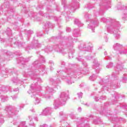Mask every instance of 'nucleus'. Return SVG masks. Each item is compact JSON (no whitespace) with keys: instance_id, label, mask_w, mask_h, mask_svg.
I'll return each mask as SVG.
<instances>
[{"instance_id":"obj_13","label":"nucleus","mask_w":127,"mask_h":127,"mask_svg":"<svg viewBox=\"0 0 127 127\" xmlns=\"http://www.w3.org/2000/svg\"><path fill=\"white\" fill-rule=\"evenodd\" d=\"M84 17L86 19V21H90L89 23L88 24L87 28L91 29L92 32H94L95 30V28L96 26H99V21L97 19V18L94 19H90V16L87 13H85Z\"/></svg>"},{"instance_id":"obj_27","label":"nucleus","mask_w":127,"mask_h":127,"mask_svg":"<svg viewBox=\"0 0 127 127\" xmlns=\"http://www.w3.org/2000/svg\"><path fill=\"white\" fill-rule=\"evenodd\" d=\"M76 59L79 62H82V65L84 67V68H87V67H88V64L85 62L82 56H79L78 58H76Z\"/></svg>"},{"instance_id":"obj_47","label":"nucleus","mask_w":127,"mask_h":127,"mask_svg":"<svg viewBox=\"0 0 127 127\" xmlns=\"http://www.w3.org/2000/svg\"><path fill=\"white\" fill-rule=\"evenodd\" d=\"M11 97L13 101H15V100H16V99H17V95H14L13 96H11Z\"/></svg>"},{"instance_id":"obj_32","label":"nucleus","mask_w":127,"mask_h":127,"mask_svg":"<svg viewBox=\"0 0 127 127\" xmlns=\"http://www.w3.org/2000/svg\"><path fill=\"white\" fill-rule=\"evenodd\" d=\"M26 35L27 36L28 40H29V36L33 34V31L24 30Z\"/></svg>"},{"instance_id":"obj_4","label":"nucleus","mask_w":127,"mask_h":127,"mask_svg":"<svg viewBox=\"0 0 127 127\" xmlns=\"http://www.w3.org/2000/svg\"><path fill=\"white\" fill-rule=\"evenodd\" d=\"M114 72L112 73V77H114V80L110 82V76H106L105 78L101 80L99 82V85L102 86L101 91H109V89H118L120 88L121 84L119 83L118 81V75L120 74V71L124 70V65L122 62L118 60L116 66L114 67Z\"/></svg>"},{"instance_id":"obj_48","label":"nucleus","mask_w":127,"mask_h":127,"mask_svg":"<svg viewBox=\"0 0 127 127\" xmlns=\"http://www.w3.org/2000/svg\"><path fill=\"white\" fill-rule=\"evenodd\" d=\"M124 76L123 77V81H126L127 80V74H124Z\"/></svg>"},{"instance_id":"obj_36","label":"nucleus","mask_w":127,"mask_h":127,"mask_svg":"<svg viewBox=\"0 0 127 127\" xmlns=\"http://www.w3.org/2000/svg\"><path fill=\"white\" fill-rule=\"evenodd\" d=\"M104 55L106 56L105 57L106 60H110V61L112 60V58L108 56V53L107 52V51L104 52Z\"/></svg>"},{"instance_id":"obj_30","label":"nucleus","mask_w":127,"mask_h":127,"mask_svg":"<svg viewBox=\"0 0 127 127\" xmlns=\"http://www.w3.org/2000/svg\"><path fill=\"white\" fill-rule=\"evenodd\" d=\"M74 24L77 25L78 27H82L84 24L81 22V21L79 19H75L74 20Z\"/></svg>"},{"instance_id":"obj_51","label":"nucleus","mask_w":127,"mask_h":127,"mask_svg":"<svg viewBox=\"0 0 127 127\" xmlns=\"http://www.w3.org/2000/svg\"><path fill=\"white\" fill-rule=\"evenodd\" d=\"M61 64L62 67H64V66H65V65L66 64V63H65L64 61H62L61 62Z\"/></svg>"},{"instance_id":"obj_60","label":"nucleus","mask_w":127,"mask_h":127,"mask_svg":"<svg viewBox=\"0 0 127 127\" xmlns=\"http://www.w3.org/2000/svg\"><path fill=\"white\" fill-rule=\"evenodd\" d=\"M17 91H18V88L13 89V92H17Z\"/></svg>"},{"instance_id":"obj_14","label":"nucleus","mask_w":127,"mask_h":127,"mask_svg":"<svg viewBox=\"0 0 127 127\" xmlns=\"http://www.w3.org/2000/svg\"><path fill=\"white\" fill-rule=\"evenodd\" d=\"M11 74L13 76H17V71L15 70V68L8 69L5 68L4 66H1V63L0 62V75L1 77H5L6 75Z\"/></svg>"},{"instance_id":"obj_3","label":"nucleus","mask_w":127,"mask_h":127,"mask_svg":"<svg viewBox=\"0 0 127 127\" xmlns=\"http://www.w3.org/2000/svg\"><path fill=\"white\" fill-rule=\"evenodd\" d=\"M59 37H53L51 39V41H57L58 39H61L62 40H66L68 42L66 44H64V42H60L58 45H56L54 46H46L45 49H42L41 52L43 53H49L53 51V49L58 52V53H61L63 55H65L68 53V57L70 59L73 58V54L75 53V50L73 49V45H74V42H77L78 39L73 38L71 36L62 37L61 35L59 34Z\"/></svg>"},{"instance_id":"obj_24","label":"nucleus","mask_w":127,"mask_h":127,"mask_svg":"<svg viewBox=\"0 0 127 127\" xmlns=\"http://www.w3.org/2000/svg\"><path fill=\"white\" fill-rule=\"evenodd\" d=\"M52 114V109L50 107H47L43 110L42 116H50Z\"/></svg>"},{"instance_id":"obj_64","label":"nucleus","mask_w":127,"mask_h":127,"mask_svg":"<svg viewBox=\"0 0 127 127\" xmlns=\"http://www.w3.org/2000/svg\"><path fill=\"white\" fill-rule=\"evenodd\" d=\"M50 127H55L54 126V125H53L50 126Z\"/></svg>"},{"instance_id":"obj_45","label":"nucleus","mask_w":127,"mask_h":127,"mask_svg":"<svg viewBox=\"0 0 127 127\" xmlns=\"http://www.w3.org/2000/svg\"><path fill=\"white\" fill-rule=\"evenodd\" d=\"M112 67H113V63L110 62L106 66V68H112Z\"/></svg>"},{"instance_id":"obj_37","label":"nucleus","mask_w":127,"mask_h":127,"mask_svg":"<svg viewBox=\"0 0 127 127\" xmlns=\"http://www.w3.org/2000/svg\"><path fill=\"white\" fill-rule=\"evenodd\" d=\"M96 79H97V76H96L95 74H93L89 77V80H90V81H95Z\"/></svg>"},{"instance_id":"obj_8","label":"nucleus","mask_w":127,"mask_h":127,"mask_svg":"<svg viewBox=\"0 0 127 127\" xmlns=\"http://www.w3.org/2000/svg\"><path fill=\"white\" fill-rule=\"evenodd\" d=\"M69 96V91L62 92L59 95V98L58 99L55 100L54 103V108L57 110L59 108V105H62L63 106L66 104V101L68 99Z\"/></svg>"},{"instance_id":"obj_5","label":"nucleus","mask_w":127,"mask_h":127,"mask_svg":"<svg viewBox=\"0 0 127 127\" xmlns=\"http://www.w3.org/2000/svg\"><path fill=\"white\" fill-rule=\"evenodd\" d=\"M101 21L106 24L105 27L109 33L114 34L116 39H120V37H121V35H120L121 23L120 22L111 18H106L105 17L101 18Z\"/></svg>"},{"instance_id":"obj_31","label":"nucleus","mask_w":127,"mask_h":127,"mask_svg":"<svg viewBox=\"0 0 127 127\" xmlns=\"http://www.w3.org/2000/svg\"><path fill=\"white\" fill-rule=\"evenodd\" d=\"M115 105H116L117 107H119V106H120V108H122V109H127V104L126 103H116Z\"/></svg>"},{"instance_id":"obj_38","label":"nucleus","mask_w":127,"mask_h":127,"mask_svg":"<svg viewBox=\"0 0 127 127\" xmlns=\"http://www.w3.org/2000/svg\"><path fill=\"white\" fill-rule=\"evenodd\" d=\"M94 7H95V5L91 3H89L87 4V6H85V7H86V8H88V9H91V8H93Z\"/></svg>"},{"instance_id":"obj_63","label":"nucleus","mask_w":127,"mask_h":127,"mask_svg":"<svg viewBox=\"0 0 127 127\" xmlns=\"http://www.w3.org/2000/svg\"><path fill=\"white\" fill-rule=\"evenodd\" d=\"M68 18H69V15H67V17L66 18V21H68Z\"/></svg>"},{"instance_id":"obj_21","label":"nucleus","mask_w":127,"mask_h":127,"mask_svg":"<svg viewBox=\"0 0 127 127\" xmlns=\"http://www.w3.org/2000/svg\"><path fill=\"white\" fill-rule=\"evenodd\" d=\"M11 92V88L8 86L0 85V95L1 94H4V93H7V92Z\"/></svg>"},{"instance_id":"obj_39","label":"nucleus","mask_w":127,"mask_h":127,"mask_svg":"<svg viewBox=\"0 0 127 127\" xmlns=\"http://www.w3.org/2000/svg\"><path fill=\"white\" fill-rule=\"evenodd\" d=\"M4 123V120H3V116L2 115L0 114V126L2 125Z\"/></svg>"},{"instance_id":"obj_16","label":"nucleus","mask_w":127,"mask_h":127,"mask_svg":"<svg viewBox=\"0 0 127 127\" xmlns=\"http://www.w3.org/2000/svg\"><path fill=\"white\" fill-rule=\"evenodd\" d=\"M41 46L43 47L44 45L38 43V40L36 39L35 37H34L33 41L32 42V45L30 46H28L26 48L25 50L26 51H27L28 50H30V49H36V48H39L40 47H41Z\"/></svg>"},{"instance_id":"obj_23","label":"nucleus","mask_w":127,"mask_h":127,"mask_svg":"<svg viewBox=\"0 0 127 127\" xmlns=\"http://www.w3.org/2000/svg\"><path fill=\"white\" fill-rule=\"evenodd\" d=\"M27 79H23L22 81H20L19 79H17V77L15 76L12 79V81L15 85H17L18 84H20V85H23L24 83V81H26Z\"/></svg>"},{"instance_id":"obj_7","label":"nucleus","mask_w":127,"mask_h":127,"mask_svg":"<svg viewBox=\"0 0 127 127\" xmlns=\"http://www.w3.org/2000/svg\"><path fill=\"white\" fill-rule=\"evenodd\" d=\"M112 5L111 0H99V5L97 6L98 12L94 13L95 16L104 15L105 10L111 8Z\"/></svg>"},{"instance_id":"obj_42","label":"nucleus","mask_w":127,"mask_h":127,"mask_svg":"<svg viewBox=\"0 0 127 127\" xmlns=\"http://www.w3.org/2000/svg\"><path fill=\"white\" fill-rule=\"evenodd\" d=\"M1 102H6L7 101V96H2L1 98Z\"/></svg>"},{"instance_id":"obj_40","label":"nucleus","mask_w":127,"mask_h":127,"mask_svg":"<svg viewBox=\"0 0 127 127\" xmlns=\"http://www.w3.org/2000/svg\"><path fill=\"white\" fill-rule=\"evenodd\" d=\"M122 19L124 21H126V20H127V13H124L122 14Z\"/></svg>"},{"instance_id":"obj_50","label":"nucleus","mask_w":127,"mask_h":127,"mask_svg":"<svg viewBox=\"0 0 127 127\" xmlns=\"http://www.w3.org/2000/svg\"><path fill=\"white\" fill-rule=\"evenodd\" d=\"M106 96H101L100 98H99V100H106Z\"/></svg>"},{"instance_id":"obj_55","label":"nucleus","mask_w":127,"mask_h":127,"mask_svg":"<svg viewBox=\"0 0 127 127\" xmlns=\"http://www.w3.org/2000/svg\"><path fill=\"white\" fill-rule=\"evenodd\" d=\"M40 127H48V125L47 124H43L42 125H40Z\"/></svg>"},{"instance_id":"obj_53","label":"nucleus","mask_w":127,"mask_h":127,"mask_svg":"<svg viewBox=\"0 0 127 127\" xmlns=\"http://www.w3.org/2000/svg\"><path fill=\"white\" fill-rule=\"evenodd\" d=\"M49 64L51 65V66H54V62L52 61H50Z\"/></svg>"},{"instance_id":"obj_25","label":"nucleus","mask_w":127,"mask_h":127,"mask_svg":"<svg viewBox=\"0 0 127 127\" xmlns=\"http://www.w3.org/2000/svg\"><path fill=\"white\" fill-rule=\"evenodd\" d=\"M17 61L18 64L20 63V64H21L23 67H25L26 66V65L25 64V62L28 61V60H27V59L23 58V57H19L17 59Z\"/></svg>"},{"instance_id":"obj_44","label":"nucleus","mask_w":127,"mask_h":127,"mask_svg":"<svg viewBox=\"0 0 127 127\" xmlns=\"http://www.w3.org/2000/svg\"><path fill=\"white\" fill-rule=\"evenodd\" d=\"M43 34V32H37V37H41Z\"/></svg>"},{"instance_id":"obj_12","label":"nucleus","mask_w":127,"mask_h":127,"mask_svg":"<svg viewBox=\"0 0 127 127\" xmlns=\"http://www.w3.org/2000/svg\"><path fill=\"white\" fill-rule=\"evenodd\" d=\"M5 33L6 35L8 36V37H9V39L8 40V41L10 43H11L12 47H16L17 46L19 48L23 47V43L19 42V40H15V38H10V36L12 35V33H11V30L9 28H7Z\"/></svg>"},{"instance_id":"obj_61","label":"nucleus","mask_w":127,"mask_h":127,"mask_svg":"<svg viewBox=\"0 0 127 127\" xmlns=\"http://www.w3.org/2000/svg\"><path fill=\"white\" fill-rule=\"evenodd\" d=\"M84 105L86 107H89L90 106V104H89V103H85V104H84Z\"/></svg>"},{"instance_id":"obj_17","label":"nucleus","mask_w":127,"mask_h":127,"mask_svg":"<svg viewBox=\"0 0 127 127\" xmlns=\"http://www.w3.org/2000/svg\"><path fill=\"white\" fill-rule=\"evenodd\" d=\"M39 14L42 16H44L45 17H46V18H48V19H54L55 21H58V22H60V21H61V17H54L53 16H50L47 13H43L42 11H39Z\"/></svg>"},{"instance_id":"obj_49","label":"nucleus","mask_w":127,"mask_h":127,"mask_svg":"<svg viewBox=\"0 0 127 127\" xmlns=\"http://www.w3.org/2000/svg\"><path fill=\"white\" fill-rule=\"evenodd\" d=\"M13 55H16V56H20V53L16 52L13 53Z\"/></svg>"},{"instance_id":"obj_1","label":"nucleus","mask_w":127,"mask_h":127,"mask_svg":"<svg viewBox=\"0 0 127 127\" xmlns=\"http://www.w3.org/2000/svg\"><path fill=\"white\" fill-rule=\"evenodd\" d=\"M37 54L39 55V61H36L33 64V66H29V67L25 69L23 72V76L25 78L30 77L32 80L34 81V84H32L30 86V89L28 91V94H32L31 97L34 99V104L39 105L41 103V98L39 91H41V86L40 83H42V80L38 77V75H44L46 73V68L45 65L42 63H45V59L40 54V52H37Z\"/></svg>"},{"instance_id":"obj_56","label":"nucleus","mask_w":127,"mask_h":127,"mask_svg":"<svg viewBox=\"0 0 127 127\" xmlns=\"http://www.w3.org/2000/svg\"><path fill=\"white\" fill-rule=\"evenodd\" d=\"M77 111L78 112H79V113H81L82 112V108L78 107L77 109Z\"/></svg>"},{"instance_id":"obj_33","label":"nucleus","mask_w":127,"mask_h":127,"mask_svg":"<svg viewBox=\"0 0 127 127\" xmlns=\"http://www.w3.org/2000/svg\"><path fill=\"white\" fill-rule=\"evenodd\" d=\"M93 124L95 125H98L100 123H102V120L99 117H96V119H93Z\"/></svg>"},{"instance_id":"obj_6","label":"nucleus","mask_w":127,"mask_h":127,"mask_svg":"<svg viewBox=\"0 0 127 127\" xmlns=\"http://www.w3.org/2000/svg\"><path fill=\"white\" fill-rule=\"evenodd\" d=\"M24 108V104H21L17 106H12L11 105L7 106L5 109L8 114L9 118H12L13 120L9 123V127H11L13 126H17L20 120V117L17 115L20 111Z\"/></svg>"},{"instance_id":"obj_29","label":"nucleus","mask_w":127,"mask_h":127,"mask_svg":"<svg viewBox=\"0 0 127 127\" xmlns=\"http://www.w3.org/2000/svg\"><path fill=\"white\" fill-rule=\"evenodd\" d=\"M124 49L119 51V54L120 55H127V44L124 46Z\"/></svg>"},{"instance_id":"obj_59","label":"nucleus","mask_w":127,"mask_h":127,"mask_svg":"<svg viewBox=\"0 0 127 127\" xmlns=\"http://www.w3.org/2000/svg\"><path fill=\"white\" fill-rule=\"evenodd\" d=\"M95 102H98L99 101V98L97 97H95Z\"/></svg>"},{"instance_id":"obj_20","label":"nucleus","mask_w":127,"mask_h":127,"mask_svg":"<svg viewBox=\"0 0 127 127\" xmlns=\"http://www.w3.org/2000/svg\"><path fill=\"white\" fill-rule=\"evenodd\" d=\"M92 67L93 69H95V71L96 73H98L100 72V70H101L100 68V64L98 63V60L96 58L93 59Z\"/></svg>"},{"instance_id":"obj_10","label":"nucleus","mask_w":127,"mask_h":127,"mask_svg":"<svg viewBox=\"0 0 127 127\" xmlns=\"http://www.w3.org/2000/svg\"><path fill=\"white\" fill-rule=\"evenodd\" d=\"M3 6L5 7V10L7 9L6 12L4 11V14L7 16V18L3 19L4 21H6V20H8V18H12L13 17V15L12 13L14 11V9L9 6V1H7L4 2L3 5L1 6L0 8V14H3Z\"/></svg>"},{"instance_id":"obj_58","label":"nucleus","mask_w":127,"mask_h":127,"mask_svg":"<svg viewBox=\"0 0 127 127\" xmlns=\"http://www.w3.org/2000/svg\"><path fill=\"white\" fill-rule=\"evenodd\" d=\"M53 65H51L50 66V70L51 71H53V70H54V67H53Z\"/></svg>"},{"instance_id":"obj_46","label":"nucleus","mask_w":127,"mask_h":127,"mask_svg":"<svg viewBox=\"0 0 127 127\" xmlns=\"http://www.w3.org/2000/svg\"><path fill=\"white\" fill-rule=\"evenodd\" d=\"M77 96H78L79 99L82 98V97H83V93H82V92L78 93H77Z\"/></svg>"},{"instance_id":"obj_15","label":"nucleus","mask_w":127,"mask_h":127,"mask_svg":"<svg viewBox=\"0 0 127 127\" xmlns=\"http://www.w3.org/2000/svg\"><path fill=\"white\" fill-rule=\"evenodd\" d=\"M13 56H14L13 53L6 50L0 52V60L1 61H9Z\"/></svg>"},{"instance_id":"obj_11","label":"nucleus","mask_w":127,"mask_h":127,"mask_svg":"<svg viewBox=\"0 0 127 127\" xmlns=\"http://www.w3.org/2000/svg\"><path fill=\"white\" fill-rule=\"evenodd\" d=\"M69 117L72 120H77L76 121V127H90V125L87 124L89 119L83 118L80 119H78L77 117L74 115V113H71L69 114Z\"/></svg>"},{"instance_id":"obj_34","label":"nucleus","mask_w":127,"mask_h":127,"mask_svg":"<svg viewBox=\"0 0 127 127\" xmlns=\"http://www.w3.org/2000/svg\"><path fill=\"white\" fill-rule=\"evenodd\" d=\"M111 95L112 97H114L115 99H118L120 98V94L116 91H112L111 92Z\"/></svg>"},{"instance_id":"obj_18","label":"nucleus","mask_w":127,"mask_h":127,"mask_svg":"<svg viewBox=\"0 0 127 127\" xmlns=\"http://www.w3.org/2000/svg\"><path fill=\"white\" fill-rule=\"evenodd\" d=\"M68 8H69L72 12H74L77 8H79V2L76 0H73L71 4L68 6Z\"/></svg>"},{"instance_id":"obj_9","label":"nucleus","mask_w":127,"mask_h":127,"mask_svg":"<svg viewBox=\"0 0 127 127\" xmlns=\"http://www.w3.org/2000/svg\"><path fill=\"white\" fill-rule=\"evenodd\" d=\"M91 43H83L81 44L80 46H78L79 49L80 51H82V52H87L88 54L91 55V56H86L85 57V59L87 61L90 60H92L93 59V54H96V53H94L92 54V50H93V47H91Z\"/></svg>"},{"instance_id":"obj_41","label":"nucleus","mask_w":127,"mask_h":127,"mask_svg":"<svg viewBox=\"0 0 127 127\" xmlns=\"http://www.w3.org/2000/svg\"><path fill=\"white\" fill-rule=\"evenodd\" d=\"M19 26H18V24L17 23H15V24H14L13 25V28L14 29V30H18L19 29Z\"/></svg>"},{"instance_id":"obj_2","label":"nucleus","mask_w":127,"mask_h":127,"mask_svg":"<svg viewBox=\"0 0 127 127\" xmlns=\"http://www.w3.org/2000/svg\"><path fill=\"white\" fill-rule=\"evenodd\" d=\"M75 67H77V64H68L65 66L64 71L62 70L57 71V77H53L50 79V83L52 85V87L49 86L45 87V92L43 94V97L47 100H49L51 98L50 96L56 93V91L58 90L59 84L61 83V80L59 78L60 77L63 80H65L68 85H71L72 83H74V81L71 82V79L77 78V76H79L80 74H84V72H82V69H80V71L72 70Z\"/></svg>"},{"instance_id":"obj_35","label":"nucleus","mask_w":127,"mask_h":127,"mask_svg":"<svg viewBox=\"0 0 127 127\" xmlns=\"http://www.w3.org/2000/svg\"><path fill=\"white\" fill-rule=\"evenodd\" d=\"M17 127H27L26 122L25 121L20 122L19 125L17 126Z\"/></svg>"},{"instance_id":"obj_19","label":"nucleus","mask_w":127,"mask_h":127,"mask_svg":"<svg viewBox=\"0 0 127 127\" xmlns=\"http://www.w3.org/2000/svg\"><path fill=\"white\" fill-rule=\"evenodd\" d=\"M28 121H29V125L33 127H35V124H34V122H33V120L36 122H38V118H37V116H29L28 118L27 119Z\"/></svg>"},{"instance_id":"obj_28","label":"nucleus","mask_w":127,"mask_h":127,"mask_svg":"<svg viewBox=\"0 0 127 127\" xmlns=\"http://www.w3.org/2000/svg\"><path fill=\"white\" fill-rule=\"evenodd\" d=\"M81 36V33L80 32V29H75L73 31L74 37H80Z\"/></svg>"},{"instance_id":"obj_43","label":"nucleus","mask_w":127,"mask_h":127,"mask_svg":"<svg viewBox=\"0 0 127 127\" xmlns=\"http://www.w3.org/2000/svg\"><path fill=\"white\" fill-rule=\"evenodd\" d=\"M66 2H67V1H66V0H62V4L64 5V8H65V7H66Z\"/></svg>"},{"instance_id":"obj_52","label":"nucleus","mask_w":127,"mask_h":127,"mask_svg":"<svg viewBox=\"0 0 127 127\" xmlns=\"http://www.w3.org/2000/svg\"><path fill=\"white\" fill-rule=\"evenodd\" d=\"M50 7V6H47L46 9L48 10V11L49 12H51V10L53 11L52 10H51V8H49Z\"/></svg>"},{"instance_id":"obj_57","label":"nucleus","mask_w":127,"mask_h":127,"mask_svg":"<svg viewBox=\"0 0 127 127\" xmlns=\"http://www.w3.org/2000/svg\"><path fill=\"white\" fill-rule=\"evenodd\" d=\"M66 32H70L71 31V28H67L66 30Z\"/></svg>"},{"instance_id":"obj_22","label":"nucleus","mask_w":127,"mask_h":127,"mask_svg":"<svg viewBox=\"0 0 127 127\" xmlns=\"http://www.w3.org/2000/svg\"><path fill=\"white\" fill-rule=\"evenodd\" d=\"M55 26V25L50 22H47L44 26V29L46 32H48L49 31V28H53Z\"/></svg>"},{"instance_id":"obj_26","label":"nucleus","mask_w":127,"mask_h":127,"mask_svg":"<svg viewBox=\"0 0 127 127\" xmlns=\"http://www.w3.org/2000/svg\"><path fill=\"white\" fill-rule=\"evenodd\" d=\"M124 48V46L120 43H116L113 45V49L116 51H119L120 49Z\"/></svg>"},{"instance_id":"obj_62","label":"nucleus","mask_w":127,"mask_h":127,"mask_svg":"<svg viewBox=\"0 0 127 127\" xmlns=\"http://www.w3.org/2000/svg\"><path fill=\"white\" fill-rule=\"evenodd\" d=\"M90 118L91 119H94V116H93V115H90Z\"/></svg>"},{"instance_id":"obj_54","label":"nucleus","mask_w":127,"mask_h":127,"mask_svg":"<svg viewBox=\"0 0 127 127\" xmlns=\"http://www.w3.org/2000/svg\"><path fill=\"white\" fill-rule=\"evenodd\" d=\"M5 41H6V39H0V43H2V42H3V43H4V42H5Z\"/></svg>"}]
</instances>
